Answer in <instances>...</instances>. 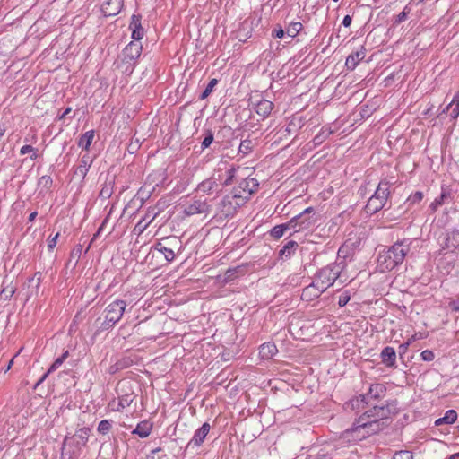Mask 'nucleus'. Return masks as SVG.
<instances>
[{
    "instance_id": "1",
    "label": "nucleus",
    "mask_w": 459,
    "mask_h": 459,
    "mask_svg": "<svg viewBox=\"0 0 459 459\" xmlns=\"http://www.w3.org/2000/svg\"><path fill=\"white\" fill-rule=\"evenodd\" d=\"M390 410L385 406H374L365 411L352 425L341 436L339 443H355L374 435L387 426Z\"/></svg>"
},
{
    "instance_id": "2",
    "label": "nucleus",
    "mask_w": 459,
    "mask_h": 459,
    "mask_svg": "<svg viewBox=\"0 0 459 459\" xmlns=\"http://www.w3.org/2000/svg\"><path fill=\"white\" fill-rule=\"evenodd\" d=\"M411 244V240L403 239L396 242L387 250L381 251L377 257V269L384 273L401 265L410 250Z\"/></svg>"
},
{
    "instance_id": "3",
    "label": "nucleus",
    "mask_w": 459,
    "mask_h": 459,
    "mask_svg": "<svg viewBox=\"0 0 459 459\" xmlns=\"http://www.w3.org/2000/svg\"><path fill=\"white\" fill-rule=\"evenodd\" d=\"M391 183L386 179L379 182L374 194L368 198L365 211L368 214H375L383 209L390 196Z\"/></svg>"
},
{
    "instance_id": "4",
    "label": "nucleus",
    "mask_w": 459,
    "mask_h": 459,
    "mask_svg": "<svg viewBox=\"0 0 459 459\" xmlns=\"http://www.w3.org/2000/svg\"><path fill=\"white\" fill-rule=\"evenodd\" d=\"M342 270L340 264H330L317 272L314 278L316 287L325 291L338 279Z\"/></svg>"
},
{
    "instance_id": "5",
    "label": "nucleus",
    "mask_w": 459,
    "mask_h": 459,
    "mask_svg": "<svg viewBox=\"0 0 459 459\" xmlns=\"http://www.w3.org/2000/svg\"><path fill=\"white\" fill-rule=\"evenodd\" d=\"M126 303L122 299H116L111 302L104 310V320L101 323V330H108L120 321L126 310Z\"/></svg>"
},
{
    "instance_id": "6",
    "label": "nucleus",
    "mask_w": 459,
    "mask_h": 459,
    "mask_svg": "<svg viewBox=\"0 0 459 459\" xmlns=\"http://www.w3.org/2000/svg\"><path fill=\"white\" fill-rule=\"evenodd\" d=\"M290 224L293 226L295 232L310 229L316 223L315 211L312 207L306 208L303 212L291 218Z\"/></svg>"
},
{
    "instance_id": "7",
    "label": "nucleus",
    "mask_w": 459,
    "mask_h": 459,
    "mask_svg": "<svg viewBox=\"0 0 459 459\" xmlns=\"http://www.w3.org/2000/svg\"><path fill=\"white\" fill-rule=\"evenodd\" d=\"M242 204L230 194L225 195L219 204V212L224 217H232Z\"/></svg>"
},
{
    "instance_id": "8",
    "label": "nucleus",
    "mask_w": 459,
    "mask_h": 459,
    "mask_svg": "<svg viewBox=\"0 0 459 459\" xmlns=\"http://www.w3.org/2000/svg\"><path fill=\"white\" fill-rule=\"evenodd\" d=\"M142 44L137 41H131L126 47L123 49V62L127 63L131 65H134L137 59L140 57L142 53Z\"/></svg>"
},
{
    "instance_id": "9",
    "label": "nucleus",
    "mask_w": 459,
    "mask_h": 459,
    "mask_svg": "<svg viewBox=\"0 0 459 459\" xmlns=\"http://www.w3.org/2000/svg\"><path fill=\"white\" fill-rule=\"evenodd\" d=\"M210 429V424L204 422L199 429L195 431L193 437L189 440L186 446V450H195V448L200 447L209 434Z\"/></svg>"
},
{
    "instance_id": "10",
    "label": "nucleus",
    "mask_w": 459,
    "mask_h": 459,
    "mask_svg": "<svg viewBox=\"0 0 459 459\" xmlns=\"http://www.w3.org/2000/svg\"><path fill=\"white\" fill-rule=\"evenodd\" d=\"M209 211L210 205L206 200L201 199H192L184 208V213L187 216L208 213Z\"/></svg>"
},
{
    "instance_id": "11",
    "label": "nucleus",
    "mask_w": 459,
    "mask_h": 459,
    "mask_svg": "<svg viewBox=\"0 0 459 459\" xmlns=\"http://www.w3.org/2000/svg\"><path fill=\"white\" fill-rule=\"evenodd\" d=\"M366 56V48L364 46H360L356 51L352 52L346 58L345 65L348 70L353 71L357 65Z\"/></svg>"
},
{
    "instance_id": "12",
    "label": "nucleus",
    "mask_w": 459,
    "mask_h": 459,
    "mask_svg": "<svg viewBox=\"0 0 459 459\" xmlns=\"http://www.w3.org/2000/svg\"><path fill=\"white\" fill-rule=\"evenodd\" d=\"M123 4L124 0H105L101 11L105 16H115L120 13Z\"/></svg>"
},
{
    "instance_id": "13",
    "label": "nucleus",
    "mask_w": 459,
    "mask_h": 459,
    "mask_svg": "<svg viewBox=\"0 0 459 459\" xmlns=\"http://www.w3.org/2000/svg\"><path fill=\"white\" fill-rule=\"evenodd\" d=\"M92 159L88 152L84 153L80 160V163L74 169V177L83 179L88 173L90 167L91 166Z\"/></svg>"
},
{
    "instance_id": "14",
    "label": "nucleus",
    "mask_w": 459,
    "mask_h": 459,
    "mask_svg": "<svg viewBox=\"0 0 459 459\" xmlns=\"http://www.w3.org/2000/svg\"><path fill=\"white\" fill-rule=\"evenodd\" d=\"M134 399V395L133 394H126L118 397V401L115 399L109 402L108 407L113 411H121L125 408L131 405Z\"/></svg>"
},
{
    "instance_id": "15",
    "label": "nucleus",
    "mask_w": 459,
    "mask_h": 459,
    "mask_svg": "<svg viewBox=\"0 0 459 459\" xmlns=\"http://www.w3.org/2000/svg\"><path fill=\"white\" fill-rule=\"evenodd\" d=\"M129 29L132 30V38L134 39V41L139 42L143 38L144 30L142 27L140 15H132Z\"/></svg>"
},
{
    "instance_id": "16",
    "label": "nucleus",
    "mask_w": 459,
    "mask_h": 459,
    "mask_svg": "<svg viewBox=\"0 0 459 459\" xmlns=\"http://www.w3.org/2000/svg\"><path fill=\"white\" fill-rule=\"evenodd\" d=\"M451 199V190L447 186H442L440 195L434 199V201L429 204V208L432 212H435L441 205L447 203Z\"/></svg>"
},
{
    "instance_id": "17",
    "label": "nucleus",
    "mask_w": 459,
    "mask_h": 459,
    "mask_svg": "<svg viewBox=\"0 0 459 459\" xmlns=\"http://www.w3.org/2000/svg\"><path fill=\"white\" fill-rule=\"evenodd\" d=\"M383 364L388 368H393L396 363L395 350L391 346L385 347L380 354Z\"/></svg>"
},
{
    "instance_id": "18",
    "label": "nucleus",
    "mask_w": 459,
    "mask_h": 459,
    "mask_svg": "<svg viewBox=\"0 0 459 459\" xmlns=\"http://www.w3.org/2000/svg\"><path fill=\"white\" fill-rule=\"evenodd\" d=\"M273 106L274 105L272 101L263 99L256 103L255 111L264 119L269 117L273 108Z\"/></svg>"
},
{
    "instance_id": "19",
    "label": "nucleus",
    "mask_w": 459,
    "mask_h": 459,
    "mask_svg": "<svg viewBox=\"0 0 459 459\" xmlns=\"http://www.w3.org/2000/svg\"><path fill=\"white\" fill-rule=\"evenodd\" d=\"M324 291L316 287V282L313 281L308 286L303 289L301 299L306 301L313 300L318 298Z\"/></svg>"
},
{
    "instance_id": "20",
    "label": "nucleus",
    "mask_w": 459,
    "mask_h": 459,
    "mask_svg": "<svg viewBox=\"0 0 459 459\" xmlns=\"http://www.w3.org/2000/svg\"><path fill=\"white\" fill-rule=\"evenodd\" d=\"M217 178L214 177H211L204 181H202L198 186L197 190L204 195H210L218 187Z\"/></svg>"
},
{
    "instance_id": "21",
    "label": "nucleus",
    "mask_w": 459,
    "mask_h": 459,
    "mask_svg": "<svg viewBox=\"0 0 459 459\" xmlns=\"http://www.w3.org/2000/svg\"><path fill=\"white\" fill-rule=\"evenodd\" d=\"M445 247L448 250L459 248V230H453L446 234Z\"/></svg>"
},
{
    "instance_id": "22",
    "label": "nucleus",
    "mask_w": 459,
    "mask_h": 459,
    "mask_svg": "<svg viewBox=\"0 0 459 459\" xmlns=\"http://www.w3.org/2000/svg\"><path fill=\"white\" fill-rule=\"evenodd\" d=\"M277 353V348L274 343L266 342L260 346L259 355L263 359H270Z\"/></svg>"
},
{
    "instance_id": "23",
    "label": "nucleus",
    "mask_w": 459,
    "mask_h": 459,
    "mask_svg": "<svg viewBox=\"0 0 459 459\" xmlns=\"http://www.w3.org/2000/svg\"><path fill=\"white\" fill-rule=\"evenodd\" d=\"M152 429V424L147 420H143L137 424L136 428L132 431V433L139 436L142 438H144L150 435Z\"/></svg>"
},
{
    "instance_id": "24",
    "label": "nucleus",
    "mask_w": 459,
    "mask_h": 459,
    "mask_svg": "<svg viewBox=\"0 0 459 459\" xmlns=\"http://www.w3.org/2000/svg\"><path fill=\"white\" fill-rule=\"evenodd\" d=\"M94 138V130L85 132L78 140V146L88 152Z\"/></svg>"
},
{
    "instance_id": "25",
    "label": "nucleus",
    "mask_w": 459,
    "mask_h": 459,
    "mask_svg": "<svg viewBox=\"0 0 459 459\" xmlns=\"http://www.w3.org/2000/svg\"><path fill=\"white\" fill-rule=\"evenodd\" d=\"M238 186L247 190V192H250V195H253L255 192L257 191L259 183L254 178H247L241 180L238 183Z\"/></svg>"
},
{
    "instance_id": "26",
    "label": "nucleus",
    "mask_w": 459,
    "mask_h": 459,
    "mask_svg": "<svg viewBox=\"0 0 459 459\" xmlns=\"http://www.w3.org/2000/svg\"><path fill=\"white\" fill-rule=\"evenodd\" d=\"M231 195H234V197L243 205L250 197L252 195H250V192H247L244 188L239 186L238 185L233 188V190L230 193Z\"/></svg>"
},
{
    "instance_id": "27",
    "label": "nucleus",
    "mask_w": 459,
    "mask_h": 459,
    "mask_svg": "<svg viewBox=\"0 0 459 459\" xmlns=\"http://www.w3.org/2000/svg\"><path fill=\"white\" fill-rule=\"evenodd\" d=\"M449 111L450 117L455 119L459 116V91L455 94L451 103L446 107L444 112Z\"/></svg>"
},
{
    "instance_id": "28",
    "label": "nucleus",
    "mask_w": 459,
    "mask_h": 459,
    "mask_svg": "<svg viewBox=\"0 0 459 459\" xmlns=\"http://www.w3.org/2000/svg\"><path fill=\"white\" fill-rule=\"evenodd\" d=\"M293 226L290 224V221H287L286 223L279 224L274 226L271 231L270 234L273 238L278 239L281 238L285 231L288 230H292Z\"/></svg>"
},
{
    "instance_id": "29",
    "label": "nucleus",
    "mask_w": 459,
    "mask_h": 459,
    "mask_svg": "<svg viewBox=\"0 0 459 459\" xmlns=\"http://www.w3.org/2000/svg\"><path fill=\"white\" fill-rule=\"evenodd\" d=\"M68 351H65L60 357L55 359L53 364L48 368V372L41 377V379L39 381L38 385L43 382L48 374L54 372L56 370L65 360V359L68 357Z\"/></svg>"
},
{
    "instance_id": "30",
    "label": "nucleus",
    "mask_w": 459,
    "mask_h": 459,
    "mask_svg": "<svg viewBox=\"0 0 459 459\" xmlns=\"http://www.w3.org/2000/svg\"><path fill=\"white\" fill-rule=\"evenodd\" d=\"M385 392V388L383 386V385L381 384H376V385H372L369 388V391L367 395H361V401L364 402L365 399H369V398H377L381 395V394H383Z\"/></svg>"
},
{
    "instance_id": "31",
    "label": "nucleus",
    "mask_w": 459,
    "mask_h": 459,
    "mask_svg": "<svg viewBox=\"0 0 459 459\" xmlns=\"http://www.w3.org/2000/svg\"><path fill=\"white\" fill-rule=\"evenodd\" d=\"M298 247V243L294 240L288 241L283 247L280 250V256L281 257H289L294 252L296 247Z\"/></svg>"
},
{
    "instance_id": "32",
    "label": "nucleus",
    "mask_w": 459,
    "mask_h": 459,
    "mask_svg": "<svg viewBox=\"0 0 459 459\" xmlns=\"http://www.w3.org/2000/svg\"><path fill=\"white\" fill-rule=\"evenodd\" d=\"M156 249L164 255V257L165 259L168 261V262H171L174 260L175 258V253L174 251L171 249V248H169L165 246H163L161 243H158L156 245Z\"/></svg>"
},
{
    "instance_id": "33",
    "label": "nucleus",
    "mask_w": 459,
    "mask_h": 459,
    "mask_svg": "<svg viewBox=\"0 0 459 459\" xmlns=\"http://www.w3.org/2000/svg\"><path fill=\"white\" fill-rule=\"evenodd\" d=\"M303 25L299 22H291L286 29V34L290 38H295L302 30Z\"/></svg>"
},
{
    "instance_id": "34",
    "label": "nucleus",
    "mask_w": 459,
    "mask_h": 459,
    "mask_svg": "<svg viewBox=\"0 0 459 459\" xmlns=\"http://www.w3.org/2000/svg\"><path fill=\"white\" fill-rule=\"evenodd\" d=\"M254 148V143L250 139H245L241 141L238 147V153H242L243 155L249 154Z\"/></svg>"
},
{
    "instance_id": "35",
    "label": "nucleus",
    "mask_w": 459,
    "mask_h": 459,
    "mask_svg": "<svg viewBox=\"0 0 459 459\" xmlns=\"http://www.w3.org/2000/svg\"><path fill=\"white\" fill-rule=\"evenodd\" d=\"M27 153H30V159L31 160H36L38 159V150L35 149L34 147H32L31 145L30 144H26V145H23L21 149H20V154L21 155H25Z\"/></svg>"
},
{
    "instance_id": "36",
    "label": "nucleus",
    "mask_w": 459,
    "mask_h": 459,
    "mask_svg": "<svg viewBox=\"0 0 459 459\" xmlns=\"http://www.w3.org/2000/svg\"><path fill=\"white\" fill-rule=\"evenodd\" d=\"M213 142V133L210 129L204 130V137L201 143L202 150L208 148Z\"/></svg>"
},
{
    "instance_id": "37",
    "label": "nucleus",
    "mask_w": 459,
    "mask_h": 459,
    "mask_svg": "<svg viewBox=\"0 0 459 459\" xmlns=\"http://www.w3.org/2000/svg\"><path fill=\"white\" fill-rule=\"evenodd\" d=\"M218 84V80L213 78L212 79L209 83L207 84L206 88L204 89V91L202 92V94L200 95V100H204L206 99L212 91H213V89L214 87Z\"/></svg>"
},
{
    "instance_id": "38",
    "label": "nucleus",
    "mask_w": 459,
    "mask_h": 459,
    "mask_svg": "<svg viewBox=\"0 0 459 459\" xmlns=\"http://www.w3.org/2000/svg\"><path fill=\"white\" fill-rule=\"evenodd\" d=\"M423 193L421 191H417L411 195L406 200L408 205H413L415 204H419L423 199Z\"/></svg>"
},
{
    "instance_id": "39",
    "label": "nucleus",
    "mask_w": 459,
    "mask_h": 459,
    "mask_svg": "<svg viewBox=\"0 0 459 459\" xmlns=\"http://www.w3.org/2000/svg\"><path fill=\"white\" fill-rule=\"evenodd\" d=\"M111 427H112V424H111L110 420H103L99 423L97 430L99 433H100L102 435H106L109 432Z\"/></svg>"
},
{
    "instance_id": "40",
    "label": "nucleus",
    "mask_w": 459,
    "mask_h": 459,
    "mask_svg": "<svg viewBox=\"0 0 459 459\" xmlns=\"http://www.w3.org/2000/svg\"><path fill=\"white\" fill-rule=\"evenodd\" d=\"M14 292L15 289L13 286L9 285L2 289L0 295L3 299L7 300L14 294Z\"/></svg>"
},
{
    "instance_id": "41",
    "label": "nucleus",
    "mask_w": 459,
    "mask_h": 459,
    "mask_svg": "<svg viewBox=\"0 0 459 459\" xmlns=\"http://www.w3.org/2000/svg\"><path fill=\"white\" fill-rule=\"evenodd\" d=\"M446 424H452L457 419V412L455 410H448L444 416Z\"/></svg>"
},
{
    "instance_id": "42",
    "label": "nucleus",
    "mask_w": 459,
    "mask_h": 459,
    "mask_svg": "<svg viewBox=\"0 0 459 459\" xmlns=\"http://www.w3.org/2000/svg\"><path fill=\"white\" fill-rule=\"evenodd\" d=\"M236 171H237V169L235 167H233V166H231L226 171L227 178H226V179L223 182V186H229V185L232 184L233 178H235Z\"/></svg>"
},
{
    "instance_id": "43",
    "label": "nucleus",
    "mask_w": 459,
    "mask_h": 459,
    "mask_svg": "<svg viewBox=\"0 0 459 459\" xmlns=\"http://www.w3.org/2000/svg\"><path fill=\"white\" fill-rule=\"evenodd\" d=\"M394 459H413L412 454L410 451H398L395 452L394 456Z\"/></svg>"
},
{
    "instance_id": "44",
    "label": "nucleus",
    "mask_w": 459,
    "mask_h": 459,
    "mask_svg": "<svg viewBox=\"0 0 459 459\" xmlns=\"http://www.w3.org/2000/svg\"><path fill=\"white\" fill-rule=\"evenodd\" d=\"M411 9L409 6V4L406 5L403 8V10L398 14L396 22H402L405 21L407 19L408 14L411 13Z\"/></svg>"
},
{
    "instance_id": "45",
    "label": "nucleus",
    "mask_w": 459,
    "mask_h": 459,
    "mask_svg": "<svg viewBox=\"0 0 459 459\" xmlns=\"http://www.w3.org/2000/svg\"><path fill=\"white\" fill-rule=\"evenodd\" d=\"M421 359L424 361H432L435 359V354L430 350H425L420 353Z\"/></svg>"
},
{
    "instance_id": "46",
    "label": "nucleus",
    "mask_w": 459,
    "mask_h": 459,
    "mask_svg": "<svg viewBox=\"0 0 459 459\" xmlns=\"http://www.w3.org/2000/svg\"><path fill=\"white\" fill-rule=\"evenodd\" d=\"M285 33L286 31L279 26L278 28L273 29L272 31V36L274 38L281 39L284 37Z\"/></svg>"
},
{
    "instance_id": "47",
    "label": "nucleus",
    "mask_w": 459,
    "mask_h": 459,
    "mask_svg": "<svg viewBox=\"0 0 459 459\" xmlns=\"http://www.w3.org/2000/svg\"><path fill=\"white\" fill-rule=\"evenodd\" d=\"M350 300V296L347 293H343L339 297L338 305L339 307H342L346 306V304Z\"/></svg>"
},
{
    "instance_id": "48",
    "label": "nucleus",
    "mask_w": 459,
    "mask_h": 459,
    "mask_svg": "<svg viewBox=\"0 0 459 459\" xmlns=\"http://www.w3.org/2000/svg\"><path fill=\"white\" fill-rule=\"evenodd\" d=\"M41 273L40 272H37L34 273V275L30 279V282H34L36 281V287L39 288V285H40V282H41Z\"/></svg>"
},
{
    "instance_id": "49",
    "label": "nucleus",
    "mask_w": 459,
    "mask_h": 459,
    "mask_svg": "<svg viewBox=\"0 0 459 459\" xmlns=\"http://www.w3.org/2000/svg\"><path fill=\"white\" fill-rule=\"evenodd\" d=\"M58 236H59V234L56 233L53 238H48V247L49 250H53L54 247H56Z\"/></svg>"
},
{
    "instance_id": "50",
    "label": "nucleus",
    "mask_w": 459,
    "mask_h": 459,
    "mask_svg": "<svg viewBox=\"0 0 459 459\" xmlns=\"http://www.w3.org/2000/svg\"><path fill=\"white\" fill-rule=\"evenodd\" d=\"M448 306L452 311L459 312V298L450 300Z\"/></svg>"
},
{
    "instance_id": "51",
    "label": "nucleus",
    "mask_w": 459,
    "mask_h": 459,
    "mask_svg": "<svg viewBox=\"0 0 459 459\" xmlns=\"http://www.w3.org/2000/svg\"><path fill=\"white\" fill-rule=\"evenodd\" d=\"M418 339H420V337H418L417 334H414L411 338H409L405 343L402 344L400 346V348H402L403 351H405L408 349V347L411 345V343H412V342H414Z\"/></svg>"
},
{
    "instance_id": "52",
    "label": "nucleus",
    "mask_w": 459,
    "mask_h": 459,
    "mask_svg": "<svg viewBox=\"0 0 459 459\" xmlns=\"http://www.w3.org/2000/svg\"><path fill=\"white\" fill-rule=\"evenodd\" d=\"M351 21H352V19L350 15H345L342 20V24L346 28L350 27V25L351 24Z\"/></svg>"
},
{
    "instance_id": "53",
    "label": "nucleus",
    "mask_w": 459,
    "mask_h": 459,
    "mask_svg": "<svg viewBox=\"0 0 459 459\" xmlns=\"http://www.w3.org/2000/svg\"><path fill=\"white\" fill-rule=\"evenodd\" d=\"M72 111L71 108H67L64 110V112L59 116V119H64L66 116H68Z\"/></svg>"
},
{
    "instance_id": "54",
    "label": "nucleus",
    "mask_w": 459,
    "mask_h": 459,
    "mask_svg": "<svg viewBox=\"0 0 459 459\" xmlns=\"http://www.w3.org/2000/svg\"><path fill=\"white\" fill-rule=\"evenodd\" d=\"M6 131V126L4 124H0V139L4 136Z\"/></svg>"
},
{
    "instance_id": "55",
    "label": "nucleus",
    "mask_w": 459,
    "mask_h": 459,
    "mask_svg": "<svg viewBox=\"0 0 459 459\" xmlns=\"http://www.w3.org/2000/svg\"><path fill=\"white\" fill-rule=\"evenodd\" d=\"M323 136L321 134H317L314 138L315 143H320L323 141Z\"/></svg>"
},
{
    "instance_id": "56",
    "label": "nucleus",
    "mask_w": 459,
    "mask_h": 459,
    "mask_svg": "<svg viewBox=\"0 0 459 459\" xmlns=\"http://www.w3.org/2000/svg\"><path fill=\"white\" fill-rule=\"evenodd\" d=\"M444 420H445L444 417L436 420L435 425L441 426L442 424H446Z\"/></svg>"
},
{
    "instance_id": "57",
    "label": "nucleus",
    "mask_w": 459,
    "mask_h": 459,
    "mask_svg": "<svg viewBox=\"0 0 459 459\" xmlns=\"http://www.w3.org/2000/svg\"><path fill=\"white\" fill-rule=\"evenodd\" d=\"M37 214H38V212H31V213L29 215V221L32 222V221L36 219Z\"/></svg>"
},
{
    "instance_id": "58",
    "label": "nucleus",
    "mask_w": 459,
    "mask_h": 459,
    "mask_svg": "<svg viewBox=\"0 0 459 459\" xmlns=\"http://www.w3.org/2000/svg\"><path fill=\"white\" fill-rule=\"evenodd\" d=\"M13 359H14V357L9 361L5 371H8L12 368V365L13 363Z\"/></svg>"
},
{
    "instance_id": "59",
    "label": "nucleus",
    "mask_w": 459,
    "mask_h": 459,
    "mask_svg": "<svg viewBox=\"0 0 459 459\" xmlns=\"http://www.w3.org/2000/svg\"><path fill=\"white\" fill-rule=\"evenodd\" d=\"M422 1L423 0H411L409 4H411V3L419 4V3L422 2Z\"/></svg>"
},
{
    "instance_id": "60",
    "label": "nucleus",
    "mask_w": 459,
    "mask_h": 459,
    "mask_svg": "<svg viewBox=\"0 0 459 459\" xmlns=\"http://www.w3.org/2000/svg\"><path fill=\"white\" fill-rule=\"evenodd\" d=\"M286 131H287L288 133H290V131H291L290 125H289V126H287Z\"/></svg>"
},
{
    "instance_id": "61",
    "label": "nucleus",
    "mask_w": 459,
    "mask_h": 459,
    "mask_svg": "<svg viewBox=\"0 0 459 459\" xmlns=\"http://www.w3.org/2000/svg\"><path fill=\"white\" fill-rule=\"evenodd\" d=\"M160 448H157L155 450L152 451V453H158V451H160Z\"/></svg>"
},
{
    "instance_id": "62",
    "label": "nucleus",
    "mask_w": 459,
    "mask_h": 459,
    "mask_svg": "<svg viewBox=\"0 0 459 459\" xmlns=\"http://www.w3.org/2000/svg\"><path fill=\"white\" fill-rule=\"evenodd\" d=\"M333 1L337 3L339 0H333Z\"/></svg>"
}]
</instances>
